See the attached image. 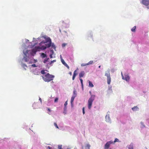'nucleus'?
<instances>
[{
  "label": "nucleus",
  "mask_w": 149,
  "mask_h": 149,
  "mask_svg": "<svg viewBox=\"0 0 149 149\" xmlns=\"http://www.w3.org/2000/svg\"><path fill=\"white\" fill-rule=\"evenodd\" d=\"M41 46V49L44 50L47 47L49 48L51 46L52 47L55 49L56 47L53 43H52L51 39L50 38H48L46 42L42 41L39 44Z\"/></svg>",
  "instance_id": "f257e3e1"
},
{
  "label": "nucleus",
  "mask_w": 149,
  "mask_h": 149,
  "mask_svg": "<svg viewBox=\"0 0 149 149\" xmlns=\"http://www.w3.org/2000/svg\"><path fill=\"white\" fill-rule=\"evenodd\" d=\"M54 77V76L47 73L46 74L42 76V78L45 81L49 82L53 80Z\"/></svg>",
  "instance_id": "f03ea898"
},
{
  "label": "nucleus",
  "mask_w": 149,
  "mask_h": 149,
  "mask_svg": "<svg viewBox=\"0 0 149 149\" xmlns=\"http://www.w3.org/2000/svg\"><path fill=\"white\" fill-rule=\"evenodd\" d=\"M89 93H90L91 96L88 100V109H90L91 107L93 102L95 99V95H92L91 93V91L89 92Z\"/></svg>",
  "instance_id": "7ed1b4c3"
},
{
  "label": "nucleus",
  "mask_w": 149,
  "mask_h": 149,
  "mask_svg": "<svg viewBox=\"0 0 149 149\" xmlns=\"http://www.w3.org/2000/svg\"><path fill=\"white\" fill-rule=\"evenodd\" d=\"M105 75L107 77V82L108 84H110L111 81V78L110 77V73L109 70L106 72Z\"/></svg>",
  "instance_id": "20e7f679"
},
{
  "label": "nucleus",
  "mask_w": 149,
  "mask_h": 149,
  "mask_svg": "<svg viewBox=\"0 0 149 149\" xmlns=\"http://www.w3.org/2000/svg\"><path fill=\"white\" fill-rule=\"evenodd\" d=\"M113 143V142L111 141L107 142L105 145L104 148L108 149L109 147L110 144Z\"/></svg>",
  "instance_id": "39448f33"
},
{
  "label": "nucleus",
  "mask_w": 149,
  "mask_h": 149,
  "mask_svg": "<svg viewBox=\"0 0 149 149\" xmlns=\"http://www.w3.org/2000/svg\"><path fill=\"white\" fill-rule=\"evenodd\" d=\"M121 75L122 77V79L126 80L127 81H128L130 80V77L128 75H125L124 76L123 75L122 73H121Z\"/></svg>",
  "instance_id": "423d86ee"
},
{
  "label": "nucleus",
  "mask_w": 149,
  "mask_h": 149,
  "mask_svg": "<svg viewBox=\"0 0 149 149\" xmlns=\"http://www.w3.org/2000/svg\"><path fill=\"white\" fill-rule=\"evenodd\" d=\"M61 61L63 64L65 66H66L68 69H69L70 68L68 64L65 62L64 60L61 58Z\"/></svg>",
  "instance_id": "0eeeda50"
},
{
  "label": "nucleus",
  "mask_w": 149,
  "mask_h": 149,
  "mask_svg": "<svg viewBox=\"0 0 149 149\" xmlns=\"http://www.w3.org/2000/svg\"><path fill=\"white\" fill-rule=\"evenodd\" d=\"M142 3L146 6L149 5V0H142Z\"/></svg>",
  "instance_id": "6e6552de"
},
{
  "label": "nucleus",
  "mask_w": 149,
  "mask_h": 149,
  "mask_svg": "<svg viewBox=\"0 0 149 149\" xmlns=\"http://www.w3.org/2000/svg\"><path fill=\"white\" fill-rule=\"evenodd\" d=\"M40 46V47H41V46ZM41 49V47H35V48H34V49H32V51L33 52H36L39 49Z\"/></svg>",
  "instance_id": "1a4fd4ad"
},
{
  "label": "nucleus",
  "mask_w": 149,
  "mask_h": 149,
  "mask_svg": "<svg viewBox=\"0 0 149 149\" xmlns=\"http://www.w3.org/2000/svg\"><path fill=\"white\" fill-rule=\"evenodd\" d=\"M85 74V73L84 71H81L79 74V78H81L83 77Z\"/></svg>",
  "instance_id": "9d476101"
},
{
  "label": "nucleus",
  "mask_w": 149,
  "mask_h": 149,
  "mask_svg": "<svg viewBox=\"0 0 149 149\" xmlns=\"http://www.w3.org/2000/svg\"><path fill=\"white\" fill-rule=\"evenodd\" d=\"M75 96H72V97H71V104H72L73 103V101L74 100V99L75 98Z\"/></svg>",
  "instance_id": "9b49d317"
},
{
  "label": "nucleus",
  "mask_w": 149,
  "mask_h": 149,
  "mask_svg": "<svg viewBox=\"0 0 149 149\" xmlns=\"http://www.w3.org/2000/svg\"><path fill=\"white\" fill-rule=\"evenodd\" d=\"M89 86L91 87H93L94 86L92 83L90 81H89Z\"/></svg>",
  "instance_id": "f8f14e48"
},
{
  "label": "nucleus",
  "mask_w": 149,
  "mask_h": 149,
  "mask_svg": "<svg viewBox=\"0 0 149 149\" xmlns=\"http://www.w3.org/2000/svg\"><path fill=\"white\" fill-rule=\"evenodd\" d=\"M91 146L89 144H87L85 146V148L86 149H90Z\"/></svg>",
  "instance_id": "ddd939ff"
},
{
  "label": "nucleus",
  "mask_w": 149,
  "mask_h": 149,
  "mask_svg": "<svg viewBox=\"0 0 149 149\" xmlns=\"http://www.w3.org/2000/svg\"><path fill=\"white\" fill-rule=\"evenodd\" d=\"M41 56V57L43 58H45L47 56L46 54L44 53H42Z\"/></svg>",
  "instance_id": "4468645a"
},
{
  "label": "nucleus",
  "mask_w": 149,
  "mask_h": 149,
  "mask_svg": "<svg viewBox=\"0 0 149 149\" xmlns=\"http://www.w3.org/2000/svg\"><path fill=\"white\" fill-rule=\"evenodd\" d=\"M79 79L81 81V84L82 88H83V80L81 78H79Z\"/></svg>",
  "instance_id": "2eb2a0df"
},
{
  "label": "nucleus",
  "mask_w": 149,
  "mask_h": 149,
  "mask_svg": "<svg viewBox=\"0 0 149 149\" xmlns=\"http://www.w3.org/2000/svg\"><path fill=\"white\" fill-rule=\"evenodd\" d=\"M136 29V26L133 27L131 29V30L132 31L134 32L135 31V29Z\"/></svg>",
  "instance_id": "dca6fc26"
},
{
  "label": "nucleus",
  "mask_w": 149,
  "mask_h": 149,
  "mask_svg": "<svg viewBox=\"0 0 149 149\" xmlns=\"http://www.w3.org/2000/svg\"><path fill=\"white\" fill-rule=\"evenodd\" d=\"M77 92L75 90H74L73 91V95L72 96H74L76 97L77 96Z\"/></svg>",
  "instance_id": "f3484780"
},
{
  "label": "nucleus",
  "mask_w": 149,
  "mask_h": 149,
  "mask_svg": "<svg viewBox=\"0 0 149 149\" xmlns=\"http://www.w3.org/2000/svg\"><path fill=\"white\" fill-rule=\"evenodd\" d=\"M50 52H52V54H51L50 55V57L51 58H53L52 55L54 53V51L53 50H50Z\"/></svg>",
  "instance_id": "a211bd4d"
},
{
  "label": "nucleus",
  "mask_w": 149,
  "mask_h": 149,
  "mask_svg": "<svg viewBox=\"0 0 149 149\" xmlns=\"http://www.w3.org/2000/svg\"><path fill=\"white\" fill-rule=\"evenodd\" d=\"M93 61H91L89 62H88V63H87V65H89L92 64H93Z\"/></svg>",
  "instance_id": "6ab92c4d"
},
{
  "label": "nucleus",
  "mask_w": 149,
  "mask_h": 149,
  "mask_svg": "<svg viewBox=\"0 0 149 149\" xmlns=\"http://www.w3.org/2000/svg\"><path fill=\"white\" fill-rule=\"evenodd\" d=\"M128 149H133V146L132 144H130L128 147Z\"/></svg>",
  "instance_id": "aec40b11"
},
{
  "label": "nucleus",
  "mask_w": 149,
  "mask_h": 149,
  "mask_svg": "<svg viewBox=\"0 0 149 149\" xmlns=\"http://www.w3.org/2000/svg\"><path fill=\"white\" fill-rule=\"evenodd\" d=\"M41 73L42 74H46V72H45L44 70H42L41 71Z\"/></svg>",
  "instance_id": "412c9836"
},
{
  "label": "nucleus",
  "mask_w": 149,
  "mask_h": 149,
  "mask_svg": "<svg viewBox=\"0 0 149 149\" xmlns=\"http://www.w3.org/2000/svg\"><path fill=\"white\" fill-rule=\"evenodd\" d=\"M58 149H63L62 148V145H58Z\"/></svg>",
  "instance_id": "4be33fe9"
},
{
  "label": "nucleus",
  "mask_w": 149,
  "mask_h": 149,
  "mask_svg": "<svg viewBox=\"0 0 149 149\" xmlns=\"http://www.w3.org/2000/svg\"><path fill=\"white\" fill-rule=\"evenodd\" d=\"M138 108L136 106V107H133L132 108V109L133 111H135V109H137Z\"/></svg>",
  "instance_id": "5701e85b"
},
{
  "label": "nucleus",
  "mask_w": 149,
  "mask_h": 149,
  "mask_svg": "<svg viewBox=\"0 0 149 149\" xmlns=\"http://www.w3.org/2000/svg\"><path fill=\"white\" fill-rule=\"evenodd\" d=\"M48 59H49V58L45 59L44 61H43L44 63H46L48 61Z\"/></svg>",
  "instance_id": "b1692460"
},
{
  "label": "nucleus",
  "mask_w": 149,
  "mask_h": 149,
  "mask_svg": "<svg viewBox=\"0 0 149 149\" xmlns=\"http://www.w3.org/2000/svg\"><path fill=\"white\" fill-rule=\"evenodd\" d=\"M76 76V75L75 74H73V77H72V79L73 80H74V79H75V77Z\"/></svg>",
  "instance_id": "393cba45"
},
{
  "label": "nucleus",
  "mask_w": 149,
  "mask_h": 149,
  "mask_svg": "<svg viewBox=\"0 0 149 149\" xmlns=\"http://www.w3.org/2000/svg\"><path fill=\"white\" fill-rule=\"evenodd\" d=\"M58 97H56V98L55 99V100H54V102H58Z\"/></svg>",
  "instance_id": "a878e982"
},
{
  "label": "nucleus",
  "mask_w": 149,
  "mask_h": 149,
  "mask_svg": "<svg viewBox=\"0 0 149 149\" xmlns=\"http://www.w3.org/2000/svg\"><path fill=\"white\" fill-rule=\"evenodd\" d=\"M87 63L84 64V63H82L81 64V66H84L86 65H87Z\"/></svg>",
  "instance_id": "bb28decb"
},
{
  "label": "nucleus",
  "mask_w": 149,
  "mask_h": 149,
  "mask_svg": "<svg viewBox=\"0 0 149 149\" xmlns=\"http://www.w3.org/2000/svg\"><path fill=\"white\" fill-rule=\"evenodd\" d=\"M67 104H68L67 101H66L65 102V104H64V106L65 107V108L66 107V106Z\"/></svg>",
  "instance_id": "cd10ccee"
},
{
  "label": "nucleus",
  "mask_w": 149,
  "mask_h": 149,
  "mask_svg": "<svg viewBox=\"0 0 149 149\" xmlns=\"http://www.w3.org/2000/svg\"><path fill=\"white\" fill-rule=\"evenodd\" d=\"M54 125L55 126V127H56L57 128H58V127L57 126V124L56 123H54Z\"/></svg>",
  "instance_id": "c85d7f7f"
},
{
  "label": "nucleus",
  "mask_w": 149,
  "mask_h": 149,
  "mask_svg": "<svg viewBox=\"0 0 149 149\" xmlns=\"http://www.w3.org/2000/svg\"><path fill=\"white\" fill-rule=\"evenodd\" d=\"M118 139L116 138L115 139V140H114V142L115 143V142H118Z\"/></svg>",
  "instance_id": "c756f323"
},
{
  "label": "nucleus",
  "mask_w": 149,
  "mask_h": 149,
  "mask_svg": "<svg viewBox=\"0 0 149 149\" xmlns=\"http://www.w3.org/2000/svg\"><path fill=\"white\" fill-rule=\"evenodd\" d=\"M82 110H83V114H84L85 113V111H84V107H83Z\"/></svg>",
  "instance_id": "7c9ffc66"
},
{
  "label": "nucleus",
  "mask_w": 149,
  "mask_h": 149,
  "mask_svg": "<svg viewBox=\"0 0 149 149\" xmlns=\"http://www.w3.org/2000/svg\"><path fill=\"white\" fill-rule=\"evenodd\" d=\"M77 71V70H75V71H74V73H73V74H75L76 75H77V74L76 73Z\"/></svg>",
  "instance_id": "2f4dec72"
},
{
  "label": "nucleus",
  "mask_w": 149,
  "mask_h": 149,
  "mask_svg": "<svg viewBox=\"0 0 149 149\" xmlns=\"http://www.w3.org/2000/svg\"><path fill=\"white\" fill-rule=\"evenodd\" d=\"M66 45V44L65 43H63L62 44V47H65Z\"/></svg>",
  "instance_id": "473e14b6"
},
{
  "label": "nucleus",
  "mask_w": 149,
  "mask_h": 149,
  "mask_svg": "<svg viewBox=\"0 0 149 149\" xmlns=\"http://www.w3.org/2000/svg\"><path fill=\"white\" fill-rule=\"evenodd\" d=\"M33 67H36V64H32V65H31Z\"/></svg>",
  "instance_id": "72a5a7b5"
},
{
  "label": "nucleus",
  "mask_w": 149,
  "mask_h": 149,
  "mask_svg": "<svg viewBox=\"0 0 149 149\" xmlns=\"http://www.w3.org/2000/svg\"><path fill=\"white\" fill-rule=\"evenodd\" d=\"M47 148L49 149H52L49 146H48Z\"/></svg>",
  "instance_id": "f704fd0d"
},
{
  "label": "nucleus",
  "mask_w": 149,
  "mask_h": 149,
  "mask_svg": "<svg viewBox=\"0 0 149 149\" xmlns=\"http://www.w3.org/2000/svg\"><path fill=\"white\" fill-rule=\"evenodd\" d=\"M47 110H48V111H49V112H50V111H51V110H50V109H49V108H48V109H47Z\"/></svg>",
  "instance_id": "c9c22d12"
},
{
  "label": "nucleus",
  "mask_w": 149,
  "mask_h": 149,
  "mask_svg": "<svg viewBox=\"0 0 149 149\" xmlns=\"http://www.w3.org/2000/svg\"><path fill=\"white\" fill-rule=\"evenodd\" d=\"M69 74L70 75H72V73L71 72H69Z\"/></svg>",
  "instance_id": "e433bc0d"
},
{
  "label": "nucleus",
  "mask_w": 149,
  "mask_h": 149,
  "mask_svg": "<svg viewBox=\"0 0 149 149\" xmlns=\"http://www.w3.org/2000/svg\"><path fill=\"white\" fill-rule=\"evenodd\" d=\"M39 100L40 101V102L41 103L42 102V100H41V98H40L39 99Z\"/></svg>",
  "instance_id": "4c0bfd02"
},
{
  "label": "nucleus",
  "mask_w": 149,
  "mask_h": 149,
  "mask_svg": "<svg viewBox=\"0 0 149 149\" xmlns=\"http://www.w3.org/2000/svg\"><path fill=\"white\" fill-rule=\"evenodd\" d=\"M55 61H56V60H53V61H52L51 62L52 63V62H54Z\"/></svg>",
  "instance_id": "58836bf2"
},
{
  "label": "nucleus",
  "mask_w": 149,
  "mask_h": 149,
  "mask_svg": "<svg viewBox=\"0 0 149 149\" xmlns=\"http://www.w3.org/2000/svg\"><path fill=\"white\" fill-rule=\"evenodd\" d=\"M100 67H101V66L100 65V66H99V68H100Z\"/></svg>",
  "instance_id": "ea45409f"
},
{
  "label": "nucleus",
  "mask_w": 149,
  "mask_h": 149,
  "mask_svg": "<svg viewBox=\"0 0 149 149\" xmlns=\"http://www.w3.org/2000/svg\"><path fill=\"white\" fill-rule=\"evenodd\" d=\"M28 50H26V53H28Z\"/></svg>",
  "instance_id": "a19ab883"
},
{
  "label": "nucleus",
  "mask_w": 149,
  "mask_h": 149,
  "mask_svg": "<svg viewBox=\"0 0 149 149\" xmlns=\"http://www.w3.org/2000/svg\"><path fill=\"white\" fill-rule=\"evenodd\" d=\"M107 117V116H106V118Z\"/></svg>",
  "instance_id": "79ce46f5"
},
{
  "label": "nucleus",
  "mask_w": 149,
  "mask_h": 149,
  "mask_svg": "<svg viewBox=\"0 0 149 149\" xmlns=\"http://www.w3.org/2000/svg\"><path fill=\"white\" fill-rule=\"evenodd\" d=\"M25 61H27L26 60Z\"/></svg>",
  "instance_id": "37998d69"
},
{
  "label": "nucleus",
  "mask_w": 149,
  "mask_h": 149,
  "mask_svg": "<svg viewBox=\"0 0 149 149\" xmlns=\"http://www.w3.org/2000/svg\"><path fill=\"white\" fill-rule=\"evenodd\" d=\"M24 54H25V55H26V54H25V53H24Z\"/></svg>",
  "instance_id": "c03bdc74"
},
{
  "label": "nucleus",
  "mask_w": 149,
  "mask_h": 149,
  "mask_svg": "<svg viewBox=\"0 0 149 149\" xmlns=\"http://www.w3.org/2000/svg\"><path fill=\"white\" fill-rule=\"evenodd\" d=\"M146 149H148L147 148H146Z\"/></svg>",
  "instance_id": "a18cd8bd"
}]
</instances>
